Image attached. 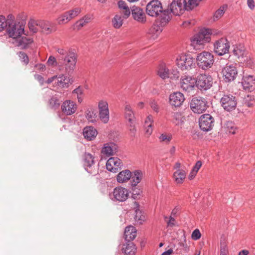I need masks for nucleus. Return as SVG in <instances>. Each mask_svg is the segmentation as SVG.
<instances>
[{"instance_id": "obj_10", "label": "nucleus", "mask_w": 255, "mask_h": 255, "mask_svg": "<svg viewBox=\"0 0 255 255\" xmlns=\"http://www.w3.org/2000/svg\"><path fill=\"white\" fill-rule=\"evenodd\" d=\"M99 118L102 123L107 124L109 121L110 112L108 102L106 100H101L98 104Z\"/></svg>"}, {"instance_id": "obj_60", "label": "nucleus", "mask_w": 255, "mask_h": 255, "mask_svg": "<svg viewBox=\"0 0 255 255\" xmlns=\"http://www.w3.org/2000/svg\"><path fill=\"white\" fill-rule=\"evenodd\" d=\"M56 51L60 55L65 56H67V54L69 52H70V51H68L67 49L63 48H58Z\"/></svg>"}, {"instance_id": "obj_9", "label": "nucleus", "mask_w": 255, "mask_h": 255, "mask_svg": "<svg viewBox=\"0 0 255 255\" xmlns=\"http://www.w3.org/2000/svg\"><path fill=\"white\" fill-rule=\"evenodd\" d=\"M207 101L202 97L193 98L190 102V108L192 111L197 114H201L207 109Z\"/></svg>"}, {"instance_id": "obj_58", "label": "nucleus", "mask_w": 255, "mask_h": 255, "mask_svg": "<svg viewBox=\"0 0 255 255\" xmlns=\"http://www.w3.org/2000/svg\"><path fill=\"white\" fill-rule=\"evenodd\" d=\"M201 234L198 229L195 230L192 234L191 237L194 240H197L201 238Z\"/></svg>"}, {"instance_id": "obj_12", "label": "nucleus", "mask_w": 255, "mask_h": 255, "mask_svg": "<svg viewBox=\"0 0 255 255\" xmlns=\"http://www.w3.org/2000/svg\"><path fill=\"white\" fill-rule=\"evenodd\" d=\"M83 159L85 170L91 174H97L98 172V168L95 165L93 156L89 153H85Z\"/></svg>"}, {"instance_id": "obj_7", "label": "nucleus", "mask_w": 255, "mask_h": 255, "mask_svg": "<svg viewBox=\"0 0 255 255\" xmlns=\"http://www.w3.org/2000/svg\"><path fill=\"white\" fill-rule=\"evenodd\" d=\"M176 65L182 70H188L195 67L194 59L189 54H181L176 58Z\"/></svg>"}, {"instance_id": "obj_25", "label": "nucleus", "mask_w": 255, "mask_h": 255, "mask_svg": "<svg viewBox=\"0 0 255 255\" xmlns=\"http://www.w3.org/2000/svg\"><path fill=\"white\" fill-rule=\"evenodd\" d=\"M153 122L154 118L151 115L147 116L144 120L143 127L145 133L148 136L150 135L153 132Z\"/></svg>"}, {"instance_id": "obj_21", "label": "nucleus", "mask_w": 255, "mask_h": 255, "mask_svg": "<svg viewBox=\"0 0 255 255\" xmlns=\"http://www.w3.org/2000/svg\"><path fill=\"white\" fill-rule=\"evenodd\" d=\"M63 59V64L66 70H73L76 65V57L74 53L69 52Z\"/></svg>"}, {"instance_id": "obj_24", "label": "nucleus", "mask_w": 255, "mask_h": 255, "mask_svg": "<svg viewBox=\"0 0 255 255\" xmlns=\"http://www.w3.org/2000/svg\"><path fill=\"white\" fill-rule=\"evenodd\" d=\"M185 100L184 96L180 92H175L170 95V104L175 107H180Z\"/></svg>"}, {"instance_id": "obj_2", "label": "nucleus", "mask_w": 255, "mask_h": 255, "mask_svg": "<svg viewBox=\"0 0 255 255\" xmlns=\"http://www.w3.org/2000/svg\"><path fill=\"white\" fill-rule=\"evenodd\" d=\"M186 10V0H173L164 10V16H181Z\"/></svg>"}, {"instance_id": "obj_37", "label": "nucleus", "mask_w": 255, "mask_h": 255, "mask_svg": "<svg viewBox=\"0 0 255 255\" xmlns=\"http://www.w3.org/2000/svg\"><path fill=\"white\" fill-rule=\"evenodd\" d=\"M85 115L89 122L94 123L97 122V116L96 113L93 110H86Z\"/></svg>"}, {"instance_id": "obj_41", "label": "nucleus", "mask_w": 255, "mask_h": 255, "mask_svg": "<svg viewBox=\"0 0 255 255\" xmlns=\"http://www.w3.org/2000/svg\"><path fill=\"white\" fill-rule=\"evenodd\" d=\"M91 20L90 17H83L77 21L74 25V29H79Z\"/></svg>"}, {"instance_id": "obj_20", "label": "nucleus", "mask_w": 255, "mask_h": 255, "mask_svg": "<svg viewBox=\"0 0 255 255\" xmlns=\"http://www.w3.org/2000/svg\"><path fill=\"white\" fill-rule=\"evenodd\" d=\"M123 166L122 161L118 157H110L106 163V168L109 171L116 173Z\"/></svg>"}, {"instance_id": "obj_36", "label": "nucleus", "mask_w": 255, "mask_h": 255, "mask_svg": "<svg viewBox=\"0 0 255 255\" xmlns=\"http://www.w3.org/2000/svg\"><path fill=\"white\" fill-rule=\"evenodd\" d=\"M173 122L176 126L182 125L185 120V117L183 115L181 112H175L173 114Z\"/></svg>"}, {"instance_id": "obj_40", "label": "nucleus", "mask_w": 255, "mask_h": 255, "mask_svg": "<svg viewBox=\"0 0 255 255\" xmlns=\"http://www.w3.org/2000/svg\"><path fill=\"white\" fill-rule=\"evenodd\" d=\"M135 215L134 217L135 221L139 224H141L145 220V215L142 212L139 210L136 209L135 211Z\"/></svg>"}, {"instance_id": "obj_14", "label": "nucleus", "mask_w": 255, "mask_h": 255, "mask_svg": "<svg viewBox=\"0 0 255 255\" xmlns=\"http://www.w3.org/2000/svg\"><path fill=\"white\" fill-rule=\"evenodd\" d=\"M220 102L223 109L228 112L234 110L237 104L236 97L230 94L224 95L221 99Z\"/></svg>"}, {"instance_id": "obj_64", "label": "nucleus", "mask_w": 255, "mask_h": 255, "mask_svg": "<svg viewBox=\"0 0 255 255\" xmlns=\"http://www.w3.org/2000/svg\"><path fill=\"white\" fill-rule=\"evenodd\" d=\"M134 20L140 23H144L146 21V17H133Z\"/></svg>"}, {"instance_id": "obj_44", "label": "nucleus", "mask_w": 255, "mask_h": 255, "mask_svg": "<svg viewBox=\"0 0 255 255\" xmlns=\"http://www.w3.org/2000/svg\"><path fill=\"white\" fill-rule=\"evenodd\" d=\"M224 127L226 129V131L232 134L236 133V128L234 123L231 121H227L224 125Z\"/></svg>"}, {"instance_id": "obj_48", "label": "nucleus", "mask_w": 255, "mask_h": 255, "mask_svg": "<svg viewBox=\"0 0 255 255\" xmlns=\"http://www.w3.org/2000/svg\"><path fill=\"white\" fill-rule=\"evenodd\" d=\"M196 21L194 19L185 20L179 25L183 28H189L195 24Z\"/></svg>"}, {"instance_id": "obj_30", "label": "nucleus", "mask_w": 255, "mask_h": 255, "mask_svg": "<svg viewBox=\"0 0 255 255\" xmlns=\"http://www.w3.org/2000/svg\"><path fill=\"white\" fill-rule=\"evenodd\" d=\"M136 229L132 226H129L125 230V238L127 242L133 240L136 236Z\"/></svg>"}, {"instance_id": "obj_38", "label": "nucleus", "mask_w": 255, "mask_h": 255, "mask_svg": "<svg viewBox=\"0 0 255 255\" xmlns=\"http://www.w3.org/2000/svg\"><path fill=\"white\" fill-rule=\"evenodd\" d=\"M158 74L160 77L163 79L168 78L170 77L169 69L163 65L160 66L158 71Z\"/></svg>"}, {"instance_id": "obj_27", "label": "nucleus", "mask_w": 255, "mask_h": 255, "mask_svg": "<svg viewBox=\"0 0 255 255\" xmlns=\"http://www.w3.org/2000/svg\"><path fill=\"white\" fill-rule=\"evenodd\" d=\"M125 117L128 124H133L135 122L134 114L131 107L128 104L125 105Z\"/></svg>"}, {"instance_id": "obj_43", "label": "nucleus", "mask_w": 255, "mask_h": 255, "mask_svg": "<svg viewBox=\"0 0 255 255\" xmlns=\"http://www.w3.org/2000/svg\"><path fill=\"white\" fill-rule=\"evenodd\" d=\"M0 17V31L8 26L13 17Z\"/></svg>"}, {"instance_id": "obj_1", "label": "nucleus", "mask_w": 255, "mask_h": 255, "mask_svg": "<svg viewBox=\"0 0 255 255\" xmlns=\"http://www.w3.org/2000/svg\"><path fill=\"white\" fill-rule=\"evenodd\" d=\"M214 34L212 29L203 28L190 38L191 45L195 49H202L206 43L210 42L211 35Z\"/></svg>"}, {"instance_id": "obj_42", "label": "nucleus", "mask_w": 255, "mask_h": 255, "mask_svg": "<svg viewBox=\"0 0 255 255\" xmlns=\"http://www.w3.org/2000/svg\"><path fill=\"white\" fill-rule=\"evenodd\" d=\"M118 6L121 9L124 10L123 12L125 14V16L130 15V10L125 1L123 0H120L118 2Z\"/></svg>"}, {"instance_id": "obj_16", "label": "nucleus", "mask_w": 255, "mask_h": 255, "mask_svg": "<svg viewBox=\"0 0 255 255\" xmlns=\"http://www.w3.org/2000/svg\"><path fill=\"white\" fill-rule=\"evenodd\" d=\"M199 124L201 130L208 131L211 130L214 126V119L210 114H204L200 117Z\"/></svg>"}, {"instance_id": "obj_19", "label": "nucleus", "mask_w": 255, "mask_h": 255, "mask_svg": "<svg viewBox=\"0 0 255 255\" xmlns=\"http://www.w3.org/2000/svg\"><path fill=\"white\" fill-rule=\"evenodd\" d=\"M180 84L183 90L190 92L195 88L196 80L191 76L184 75L181 78Z\"/></svg>"}, {"instance_id": "obj_22", "label": "nucleus", "mask_w": 255, "mask_h": 255, "mask_svg": "<svg viewBox=\"0 0 255 255\" xmlns=\"http://www.w3.org/2000/svg\"><path fill=\"white\" fill-rule=\"evenodd\" d=\"M29 30L33 33H35L38 30V27H39L42 29L43 31H47L49 30V26L45 24L43 21H35L31 19L28 23Z\"/></svg>"}, {"instance_id": "obj_15", "label": "nucleus", "mask_w": 255, "mask_h": 255, "mask_svg": "<svg viewBox=\"0 0 255 255\" xmlns=\"http://www.w3.org/2000/svg\"><path fill=\"white\" fill-rule=\"evenodd\" d=\"M196 85L200 90H207L212 85V78L206 74H200L197 77Z\"/></svg>"}, {"instance_id": "obj_53", "label": "nucleus", "mask_w": 255, "mask_h": 255, "mask_svg": "<svg viewBox=\"0 0 255 255\" xmlns=\"http://www.w3.org/2000/svg\"><path fill=\"white\" fill-rule=\"evenodd\" d=\"M227 9V5L224 4L221 6L219 9H218L214 14V16H221L223 15L225 11Z\"/></svg>"}, {"instance_id": "obj_17", "label": "nucleus", "mask_w": 255, "mask_h": 255, "mask_svg": "<svg viewBox=\"0 0 255 255\" xmlns=\"http://www.w3.org/2000/svg\"><path fill=\"white\" fill-rule=\"evenodd\" d=\"M78 106L73 101L66 100L61 105L62 113L65 116H71L75 114L77 110Z\"/></svg>"}, {"instance_id": "obj_31", "label": "nucleus", "mask_w": 255, "mask_h": 255, "mask_svg": "<svg viewBox=\"0 0 255 255\" xmlns=\"http://www.w3.org/2000/svg\"><path fill=\"white\" fill-rule=\"evenodd\" d=\"M143 177V172L139 170H136L131 172V187L135 188L137 185L140 182Z\"/></svg>"}, {"instance_id": "obj_51", "label": "nucleus", "mask_w": 255, "mask_h": 255, "mask_svg": "<svg viewBox=\"0 0 255 255\" xmlns=\"http://www.w3.org/2000/svg\"><path fill=\"white\" fill-rule=\"evenodd\" d=\"M164 219L167 223V225L168 227L173 228L176 225V221L174 218L172 216H170L169 218L167 216L164 217Z\"/></svg>"}, {"instance_id": "obj_4", "label": "nucleus", "mask_w": 255, "mask_h": 255, "mask_svg": "<svg viewBox=\"0 0 255 255\" xmlns=\"http://www.w3.org/2000/svg\"><path fill=\"white\" fill-rule=\"evenodd\" d=\"M171 19V17H156L153 25L148 31L150 38L153 40L156 39L162 31V27Z\"/></svg>"}, {"instance_id": "obj_47", "label": "nucleus", "mask_w": 255, "mask_h": 255, "mask_svg": "<svg viewBox=\"0 0 255 255\" xmlns=\"http://www.w3.org/2000/svg\"><path fill=\"white\" fill-rule=\"evenodd\" d=\"M132 16H143L144 13L143 9L136 6H133L130 8Z\"/></svg>"}, {"instance_id": "obj_11", "label": "nucleus", "mask_w": 255, "mask_h": 255, "mask_svg": "<svg viewBox=\"0 0 255 255\" xmlns=\"http://www.w3.org/2000/svg\"><path fill=\"white\" fill-rule=\"evenodd\" d=\"M146 12L149 16H158L162 13L164 15V10L162 4L158 0H153L146 5Z\"/></svg>"}, {"instance_id": "obj_29", "label": "nucleus", "mask_w": 255, "mask_h": 255, "mask_svg": "<svg viewBox=\"0 0 255 255\" xmlns=\"http://www.w3.org/2000/svg\"><path fill=\"white\" fill-rule=\"evenodd\" d=\"M97 130L92 127H87L83 129V134L84 137L88 140H92L97 135Z\"/></svg>"}, {"instance_id": "obj_46", "label": "nucleus", "mask_w": 255, "mask_h": 255, "mask_svg": "<svg viewBox=\"0 0 255 255\" xmlns=\"http://www.w3.org/2000/svg\"><path fill=\"white\" fill-rule=\"evenodd\" d=\"M124 17H114L112 22L113 26L116 28H119L123 24Z\"/></svg>"}, {"instance_id": "obj_28", "label": "nucleus", "mask_w": 255, "mask_h": 255, "mask_svg": "<svg viewBox=\"0 0 255 255\" xmlns=\"http://www.w3.org/2000/svg\"><path fill=\"white\" fill-rule=\"evenodd\" d=\"M12 41L15 46L20 47L21 49H25L27 47L28 44L31 43L33 41L32 39L30 38H27L25 36H20L19 38L15 39Z\"/></svg>"}, {"instance_id": "obj_63", "label": "nucleus", "mask_w": 255, "mask_h": 255, "mask_svg": "<svg viewBox=\"0 0 255 255\" xmlns=\"http://www.w3.org/2000/svg\"><path fill=\"white\" fill-rule=\"evenodd\" d=\"M247 5L251 9H254L255 7L254 0H247Z\"/></svg>"}, {"instance_id": "obj_8", "label": "nucleus", "mask_w": 255, "mask_h": 255, "mask_svg": "<svg viewBox=\"0 0 255 255\" xmlns=\"http://www.w3.org/2000/svg\"><path fill=\"white\" fill-rule=\"evenodd\" d=\"M129 194V191L128 189L118 186L109 194V197L114 202H123L128 199Z\"/></svg>"}, {"instance_id": "obj_61", "label": "nucleus", "mask_w": 255, "mask_h": 255, "mask_svg": "<svg viewBox=\"0 0 255 255\" xmlns=\"http://www.w3.org/2000/svg\"><path fill=\"white\" fill-rule=\"evenodd\" d=\"M150 105L152 110L156 113H158L159 112L158 106L154 101L150 102Z\"/></svg>"}, {"instance_id": "obj_55", "label": "nucleus", "mask_w": 255, "mask_h": 255, "mask_svg": "<svg viewBox=\"0 0 255 255\" xmlns=\"http://www.w3.org/2000/svg\"><path fill=\"white\" fill-rule=\"evenodd\" d=\"M81 12V9L79 8H75L74 9L68 11L65 16H77Z\"/></svg>"}, {"instance_id": "obj_13", "label": "nucleus", "mask_w": 255, "mask_h": 255, "mask_svg": "<svg viewBox=\"0 0 255 255\" xmlns=\"http://www.w3.org/2000/svg\"><path fill=\"white\" fill-rule=\"evenodd\" d=\"M230 42L226 38H221L214 44V50L218 55L222 56L229 51Z\"/></svg>"}, {"instance_id": "obj_33", "label": "nucleus", "mask_w": 255, "mask_h": 255, "mask_svg": "<svg viewBox=\"0 0 255 255\" xmlns=\"http://www.w3.org/2000/svg\"><path fill=\"white\" fill-rule=\"evenodd\" d=\"M186 177V172L184 170H176L173 175V179L177 184H182Z\"/></svg>"}, {"instance_id": "obj_35", "label": "nucleus", "mask_w": 255, "mask_h": 255, "mask_svg": "<svg viewBox=\"0 0 255 255\" xmlns=\"http://www.w3.org/2000/svg\"><path fill=\"white\" fill-rule=\"evenodd\" d=\"M122 251L126 255H134L136 252V248L133 243L127 242L126 247L123 248Z\"/></svg>"}, {"instance_id": "obj_45", "label": "nucleus", "mask_w": 255, "mask_h": 255, "mask_svg": "<svg viewBox=\"0 0 255 255\" xmlns=\"http://www.w3.org/2000/svg\"><path fill=\"white\" fill-rule=\"evenodd\" d=\"M73 94H75L77 96L78 102L81 103L83 101V89L79 86L72 91Z\"/></svg>"}, {"instance_id": "obj_32", "label": "nucleus", "mask_w": 255, "mask_h": 255, "mask_svg": "<svg viewBox=\"0 0 255 255\" xmlns=\"http://www.w3.org/2000/svg\"><path fill=\"white\" fill-rule=\"evenodd\" d=\"M220 255H229L228 241L226 237L223 235L220 241Z\"/></svg>"}, {"instance_id": "obj_5", "label": "nucleus", "mask_w": 255, "mask_h": 255, "mask_svg": "<svg viewBox=\"0 0 255 255\" xmlns=\"http://www.w3.org/2000/svg\"><path fill=\"white\" fill-rule=\"evenodd\" d=\"M47 84L53 83V86L57 90L68 88L73 83V80L69 77L64 74L52 76L46 81Z\"/></svg>"}, {"instance_id": "obj_39", "label": "nucleus", "mask_w": 255, "mask_h": 255, "mask_svg": "<svg viewBox=\"0 0 255 255\" xmlns=\"http://www.w3.org/2000/svg\"><path fill=\"white\" fill-rule=\"evenodd\" d=\"M202 0H188L186 1V10L190 11L193 10L199 4Z\"/></svg>"}, {"instance_id": "obj_50", "label": "nucleus", "mask_w": 255, "mask_h": 255, "mask_svg": "<svg viewBox=\"0 0 255 255\" xmlns=\"http://www.w3.org/2000/svg\"><path fill=\"white\" fill-rule=\"evenodd\" d=\"M49 104L51 108L55 109L60 105L59 100L57 97H52L49 101Z\"/></svg>"}, {"instance_id": "obj_57", "label": "nucleus", "mask_w": 255, "mask_h": 255, "mask_svg": "<svg viewBox=\"0 0 255 255\" xmlns=\"http://www.w3.org/2000/svg\"><path fill=\"white\" fill-rule=\"evenodd\" d=\"M19 57L21 59V61L25 64H27L28 63V57L25 53L23 52H20L19 53Z\"/></svg>"}, {"instance_id": "obj_59", "label": "nucleus", "mask_w": 255, "mask_h": 255, "mask_svg": "<svg viewBox=\"0 0 255 255\" xmlns=\"http://www.w3.org/2000/svg\"><path fill=\"white\" fill-rule=\"evenodd\" d=\"M47 63L48 65L52 66H55L57 64L55 58L52 56L49 57Z\"/></svg>"}, {"instance_id": "obj_6", "label": "nucleus", "mask_w": 255, "mask_h": 255, "mask_svg": "<svg viewBox=\"0 0 255 255\" xmlns=\"http://www.w3.org/2000/svg\"><path fill=\"white\" fill-rule=\"evenodd\" d=\"M196 62L198 66L202 69H209L214 62V55L209 52L203 51L197 54Z\"/></svg>"}, {"instance_id": "obj_18", "label": "nucleus", "mask_w": 255, "mask_h": 255, "mask_svg": "<svg viewBox=\"0 0 255 255\" xmlns=\"http://www.w3.org/2000/svg\"><path fill=\"white\" fill-rule=\"evenodd\" d=\"M222 73L224 80L226 82H231L235 79L238 74V71L234 65L227 64L223 69Z\"/></svg>"}, {"instance_id": "obj_52", "label": "nucleus", "mask_w": 255, "mask_h": 255, "mask_svg": "<svg viewBox=\"0 0 255 255\" xmlns=\"http://www.w3.org/2000/svg\"><path fill=\"white\" fill-rule=\"evenodd\" d=\"M233 53L235 56L239 58L240 56L243 55L244 51L241 48H239L238 46L235 45L233 46Z\"/></svg>"}, {"instance_id": "obj_26", "label": "nucleus", "mask_w": 255, "mask_h": 255, "mask_svg": "<svg viewBox=\"0 0 255 255\" xmlns=\"http://www.w3.org/2000/svg\"><path fill=\"white\" fill-rule=\"evenodd\" d=\"M131 177V172L128 170L126 169L120 172L116 176L117 181L120 183L123 184L127 183Z\"/></svg>"}, {"instance_id": "obj_3", "label": "nucleus", "mask_w": 255, "mask_h": 255, "mask_svg": "<svg viewBox=\"0 0 255 255\" xmlns=\"http://www.w3.org/2000/svg\"><path fill=\"white\" fill-rule=\"evenodd\" d=\"M25 24V20L14 21L12 19L7 28L9 36L12 38L13 40L19 38L22 34H24Z\"/></svg>"}, {"instance_id": "obj_23", "label": "nucleus", "mask_w": 255, "mask_h": 255, "mask_svg": "<svg viewBox=\"0 0 255 255\" xmlns=\"http://www.w3.org/2000/svg\"><path fill=\"white\" fill-rule=\"evenodd\" d=\"M243 88L249 92L255 90V78L251 75L244 76L242 82Z\"/></svg>"}, {"instance_id": "obj_56", "label": "nucleus", "mask_w": 255, "mask_h": 255, "mask_svg": "<svg viewBox=\"0 0 255 255\" xmlns=\"http://www.w3.org/2000/svg\"><path fill=\"white\" fill-rule=\"evenodd\" d=\"M170 77L171 79H177L179 77V73L177 69H171L169 71Z\"/></svg>"}, {"instance_id": "obj_49", "label": "nucleus", "mask_w": 255, "mask_h": 255, "mask_svg": "<svg viewBox=\"0 0 255 255\" xmlns=\"http://www.w3.org/2000/svg\"><path fill=\"white\" fill-rule=\"evenodd\" d=\"M160 142H164L166 143H169L172 139V135L170 134L162 133L159 137Z\"/></svg>"}, {"instance_id": "obj_34", "label": "nucleus", "mask_w": 255, "mask_h": 255, "mask_svg": "<svg viewBox=\"0 0 255 255\" xmlns=\"http://www.w3.org/2000/svg\"><path fill=\"white\" fill-rule=\"evenodd\" d=\"M116 151V145L113 143L105 144L102 149V153L108 156L112 155Z\"/></svg>"}, {"instance_id": "obj_62", "label": "nucleus", "mask_w": 255, "mask_h": 255, "mask_svg": "<svg viewBox=\"0 0 255 255\" xmlns=\"http://www.w3.org/2000/svg\"><path fill=\"white\" fill-rule=\"evenodd\" d=\"M202 162L201 161H198L195 165H194V166L193 167V169H192V170H194L195 171V172H198V171H199V170L200 169V168H201V166H202Z\"/></svg>"}, {"instance_id": "obj_54", "label": "nucleus", "mask_w": 255, "mask_h": 255, "mask_svg": "<svg viewBox=\"0 0 255 255\" xmlns=\"http://www.w3.org/2000/svg\"><path fill=\"white\" fill-rule=\"evenodd\" d=\"M128 126L130 131L131 136H134L136 132L135 122L133 124H128Z\"/></svg>"}]
</instances>
